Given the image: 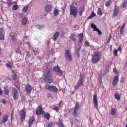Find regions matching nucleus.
Masks as SVG:
<instances>
[{
    "label": "nucleus",
    "instance_id": "4468645a",
    "mask_svg": "<svg viewBox=\"0 0 127 127\" xmlns=\"http://www.w3.org/2000/svg\"><path fill=\"white\" fill-rule=\"evenodd\" d=\"M81 86H84V83L82 81H78V83L74 87V90H77V89H79Z\"/></svg>",
    "mask_w": 127,
    "mask_h": 127
},
{
    "label": "nucleus",
    "instance_id": "6e6d98bb",
    "mask_svg": "<svg viewBox=\"0 0 127 127\" xmlns=\"http://www.w3.org/2000/svg\"><path fill=\"white\" fill-rule=\"evenodd\" d=\"M59 127H64V125H63L62 124V123H60V124H59Z\"/></svg>",
    "mask_w": 127,
    "mask_h": 127
},
{
    "label": "nucleus",
    "instance_id": "f03ea898",
    "mask_svg": "<svg viewBox=\"0 0 127 127\" xmlns=\"http://www.w3.org/2000/svg\"><path fill=\"white\" fill-rule=\"evenodd\" d=\"M102 53L100 52H96L95 54L92 56L91 61L93 64H96L100 62Z\"/></svg>",
    "mask_w": 127,
    "mask_h": 127
},
{
    "label": "nucleus",
    "instance_id": "774afa93",
    "mask_svg": "<svg viewBox=\"0 0 127 127\" xmlns=\"http://www.w3.org/2000/svg\"><path fill=\"white\" fill-rule=\"evenodd\" d=\"M41 27H40V28H39V29H41Z\"/></svg>",
    "mask_w": 127,
    "mask_h": 127
},
{
    "label": "nucleus",
    "instance_id": "c756f323",
    "mask_svg": "<svg viewBox=\"0 0 127 127\" xmlns=\"http://www.w3.org/2000/svg\"><path fill=\"white\" fill-rule=\"evenodd\" d=\"M76 36L75 34H72L70 35V38L72 41H75L76 40Z\"/></svg>",
    "mask_w": 127,
    "mask_h": 127
},
{
    "label": "nucleus",
    "instance_id": "9b49d317",
    "mask_svg": "<svg viewBox=\"0 0 127 127\" xmlns=\"http://www.w3.org/2000/svg\"><path fill=\"white\" fill-rule=\"evenodd\" d=\"M25 90L27 93L30 94V93H31V91H32V87H31V85H28L26 86Z\"/></svg>",
    "mask_w": 127,
    "mask_h": 127
},
{
    "label": "nucleus",
    "instance_id": "052dcab7",
    "mask_svg": "<svg viewBox=\"0 0 127 127\" xmlns=\"http://www.w3.org/2000/svg\"><path fill=\"white\" fill-rule=\"evenodd\" d=\"M8 1H10V2H9L8 3V4L9 5H10V4H11V0H8Z\"/></svg>",
    "mask_w": 127,
    "mask_h": 127
},
{
    "label": "nucleus",
    "instance_id": "bf43d9fd",
    "mask_svg": "<svg viewBox=\"0 0 127 127\" xmlns=\"http://www.w3.org/2000/svg\"><path fill=\"white\" fill-rule=\"evenodd\" d=\"M11 40H12L13 41H14V40H15V39H14V36H12Z\"/></svg>",
    "mask_w": 127,
    "mask_h": 127
},
{
    "label": "nucleus",
    "instance_id": "b1692460",
    "mask_svg": "<svg viewBox=\"0 0 127 127\" xmlns=\"http://www.w3.org/2000/svg\"><path fill=\"white\" fill-rule=\"evenodd\" d=\"M12 65H13V63L10 62L6 64V67H7V68H9V69H11Z\"/></svg>",
    "mask_w": 127,
    "mask_h": 127
},
{
    "label": "nucleus",
    "instance_id": "9d476101",
    "mask_svg": "<svg viewBox=\"0 0 127 127\" xmlns=\"http://www.w3.org/2000/svg\"><path fill=\"white\" fill-rule=\"evenodd\" d=\"M52 9V6L50 4H47L45 7V10L46 12H50Z\"/></svg>",
    "mask_w": 127,
    "mask_h": 127
},
{
    "label": "nucleus",
    "instance_id": "5fc2aeb1",
    "mask_svg": "<svg viewBox=\"0 0 127 127\" xmlns=\"http://www.w3.org/2000/svg\"><path fill=\"white\" fill-rule=\"evenodd\" d=\"M52 127V124H48L46 126V127Z\"/></svg>",
    "mask_w": 127,
    "mask_h": 127
},
{
    "label": "nucleus",
    "instance_id": "7ed1b4c3",
    "mask_svg": "<svg viewBox=\"0 0 127 127\" xmlns=\"http://www.w3.org/2000/svg\"><path fill=\"white\" fill-rule=\"evenodd\" d=\"M69 14L73 17H76L78 14V8L73 4L70 6Z\"/></svg>",
    "mask_w": 127,
    "mask_h": 127
},
{
    "label": "nucleus",
    "instance_id": "4be33fe9",
    "mask_svg": "<svg viewBox=\"0 0 127 127\" xmlns=\"http://www.w3.org/2000/svg\"><path fill=\"white\" fill-rule=\"evenodd\" d=\"M4 91L5 92V95L6 96H8V94L9 93V90H8V87L7 86L4 87Z\"/></svg>",
    "mask_w": 127,
    "mask_h": 127
},
{
    "label": "nucleus",
    "instance_id": "e433bc0d",
    "mask_svg": "<svg viewBox=\"0 0 127 127\" xmlns=\"http://www.w3.org/2000/svg\"><path fill=\"white\" fill-rule=\"evenodd\" d=\"M115 99H116V100H117L118 101H120L121 100V97L120 96V95L115 94Z\"/></svg>",
    "mask_w": 127,
    "mask_h": 127
},
{
    "label": "nucleus",
    "instance_id": "20e7f679",
    "mask_svg": "<svg viewBox=\"0 0 127 127\" xmlns=\"http://www.w3.org/2000/svg\"><path fill=\"white\" fill-rule=\"evenodd\" d=\"M45 89L50 91V92H53V93H57L58 92V89L54 85H47L45 86Z\"/></svg>",
    "mask_w": 127,
    "mask_h": 127
},
{
    "label": "nucleus",
    "instance_id": "412c9836",
    "mask_svg": "<svg viewBox=\"0 0 127 127\" xmlns=\"http://www.w3.org/2000/svg\"><path fill=\"white\" fill-rule=\"evenodd\" d=\"M27 18L24 17L23 19L21 20V24L22 25H26V23H27Z\"/></svg>",
    "mask_w": 127,
    "mask_h": 127
},
{
    "label": "nucleus",
    "instance_id": "37998d69",
    "mask_svg": "<svg viewBox=\"0 0 127 127\" xmlns=\"http://www.w3.org/2000/svg\"><path fill=\"white\" fill-rule=\"evenodd\" d=\"M127 1L123 2V3L122 4V7L125 8V7H127Z\"/></svg>",
    "mask_w": 127,
    "mask_h": 127
},
{
    "label": "nucleus",
    "instance_id": "1a4fd4ad",
    "mask_svg": "<svg viewBox=\"0 0 127 127\" xmlns=\"http://www.w3.org/2000/svg\"><path fill=\"white\" fill-rule=\"evenodd\" d=\"M43 113H44V112H43V111L42 110V108L41 107V106H39L37 108L36 111V114L37 116L41 115V114H43Z\"/></svg>",
    "mask_w": 127,
    "mask_h": 127
},
{
    "label": "nucleus",
    "instance_id": "09e8293b",
    "mask_svg": "<svg viewBox=\"0 0 127 127\" xmlns=\"http://www.w3.org/2000/svg\"><path fill=\"white\" fill-rule=\"evenodd\" d=\"M1 102L2 104H4V105H5L6 104V102L5 101V100H4V99H1Z\"/></svg>",
    "mask_w": 127,
    "mask_h": 127
},
{
    "label": "nucleus",
    "instance_id": "58836bf2",
    "mask_svg": "<svg viewBox=\"0 0 127 127\" xmlns=\"http://www.w3.org/2000/svg\"><path fill=\"white\" fill-rule=\"evenodd\" d=\"M59 13V11L58 10V9H55L54 11V15L56 16V15H57Z\"/></svg>",
    "mask_w": 127,
    "mask_h": 127
},
{
    "label": "nucleus",
    "instance_id": "4d7b16f0",
    "mask_svg": "<svg viewBox=\"0 0 127 127\" xmlns=\"http://www.w3.org/2000/svg\"><path fill=\"white\" fill-rule=\"evenodd\" d=\"M38 51V50L37 49L36 51L35 50H33V52H34V53L35 54H36V53H37V52Z\"/></svg>",
    "mask_w": 127,
    "mask_h": 127
},
{
    "label": "nucleus",
    "instance_id": "bb28decb",
    "mask_svg": "<svg viewBox=\"0 0 127 127\" xmlns=\"http://www.w3.org/2000/svg\"><path fill=\"white\" fill-rule=\"evenodd\" d=\"M125 26H126V25L125 24H123L122 26L121 27L120 29V34L123 35V34L124 33V29H125Z\"/></svg>",
    "mask_w": 127,
    "mask_h": 127
},
{
    "label": "nucleus",
    "instance_id": "0eeeda50",
    "mask_svg": "<svg viewBox=\"0 0 127 127\" xmlns=\"http://www.w3.org/2000/svg\"><path fill=\"white\" fill-rule=\"evenodd\" d=\"M93 105L94 108L98 110V96H97V95L93 96Z\"/></svg>",
    "mask_w": 127,
    "mask_h": 127
},
{
    "label": "nucleus",
    "instance_id": "4c0bfd02",
    "mask_svg": "<svg viewBox=\"0 0 127 127\" xmlns=\"http://www.w3.org/2000/svg\"><path fill=\"white\" fill-rule=\"evenodd\" d=\"M94 16H96V14L94 12V11H92L91 15L88 17V18H92V17H94Z\"/></svg>",
    "mask_w": 127,
    "mask_h": 127
},
{
    "label": "nucleus",
    "instance_id": "a211bd4d",
    "mask_svg": "<svg viewBox=\"0 0 127 127\" xmlns=\"http://www.w3.org/2000/svg\"><path fill=\"white\" fill-rule=\"evenodd\" d=\"M78 110H79V105L76 104L75 107H74V109L73 110V115L74 116H76V115H77V112L78 111Z\"/></svg>",
    "mask_w": 127,
    "mask_h": 127
},
{
    "label": "nucleus",
    "instance_id": "f8f14e48",
    "mask_svg": "<svg viewBox=\"0 0 127 127\" xmlns=\"http://www.w3.org/2000/svg\"><path fill=\"white\" fill-rule=\"evenodd\" d=\"M60 36V33L59 32H56L53 36V41H56L57 40V38L59 37Z\"/></svg>",
    "mask_w": 127,
    "mask_h": 127
},
{
    "label": "nucleus",
    "instance_id": "13d9d810",
    "mask_svg": "<svg viewBox=\"0 0 127 127\" xmlns=\"http://www.w3.org/2000/svg\"><path fill=\"white\" fill-rule=\"evenodd\" d=\"M118 50V51H122V48L119 47L118 50Z\"/></svg>",
    "mask_w": 127,
    "mask_h": 127
},
{
    "label": "nucleus",
    "instance_id": "473e14b6",
    "mask_svg": "<svg viewBox=\"0 0 127 127\" xmlns=\"http://www.w3.org/2000/svg\"><path fill=\"white\" fill-rule=\"evenodd\" d=\"M44 117L46 119H47V120H48V121H49L50 119V115H49L48 113H45Z\"/></svg>",
    "mask_w": 127,
    "mask_h": 127
},
{
    "label": "nucleus",
    "instance_id": "de8ad7c7",
    "mask_svg": "<svg viewBox=\"0 0 127 127\" xmlns=\"http://www.w3.org/2000/svg\"><path fill=\"white\" fill-rule=\"evenodd\" d=\"M54 110L55 111H59V110H60V108H59V107L56 106V107H55L54 108Z\"/></svg>",
    "mask_w": 127,
    "mask_h": 127
},
{
    "label": "nucleus",
    "instance_id": "2eb2a0df",
    "mask_svg": "<svg viewBox=\"0 0 127 127\" xmlns=\"http://www.w3.org/2000/svg\"><path fill=\"white\" fill-rule=\"evenodd\" d=\"M84 10H85V7L81 6L79 7L78 12H79V14L80 16H82Z\"/></svg>",
    "mask_w": 127,
    "mask_h": 127
},
{
    "label": "nucleus",
    "instance_id": "c03bdc74",
    "mask_svg": "<svg viewBox=\"0 0 127 127\" xmlns=\"http://www.w3.org/2000/svg\"><path fill=\"white\" fill-rule=\"evenodd\" d=\"M4 30L2 28H0V34H4Z\"/></svg>",
    "mask_w": 127,
    "mask_h": 127
},
{
    "label": "nucleus",
    "instance_id": "7c9ffc66",
    "mask_svg": "<svg viewBox=\"0 0 127 127\" xmlns=\"http://www.w3.org/2000/svg\"><path fill=\"white\" fill-rule=\"evenodd\" d=\"M97 14L100 16L103 15V12H102V9L101 8L98 9Z\"/></svg>",
    "mask_w": 127,
    "mask_h": 127
},
{
    "label": "nucleus",
    "instance_id": "338daca9",
    "mask_svg": "<svg viewBox=\"0 0 127 127\" xmlns=\"http://www.w3.org/2000/svg\"><path fill=\"white\" fill-rule=\"evenodd\" d=\"M127 127V124H126V127Z\"/></svg>",
    "mask_w": 127,
    "mask_h": 127
},
{
    "label": "nucleus",
    "instance_id": "423d86ee",
    "mask_svg": "<svg viewBox=\"0 0 127 127\" xmlns=\"http://www.w3.org/2000/svg\"><path fill=\"white\" fill-rule=\"evenodd\" d=\"M65 56L66 60H68V61L72 60V54H71V51L70 50H65Z\"/></svg>",
    "mask_w": 127,
    "mask_h": 127
},
{
    "label": "nucleus",
    "instance_id": "ddd939ff",
    "mask_svg": "<svg viewBox=\"0 0 127 127\" xmlns=\"http://www.w3.org/2000/svg\"><path fill=\"white\" fill-rule=\"evenodd\" d=\"M118 82H119V76H116L113 78L112 84L113 86H116L118 84Z\"/></svg>",
    "mask_w": 127,
    "mask_h": 127
},
{
    "label": "nucleus",
    "instance_id": "a18cd8bd",
    "mask_svg": "<svg viewBox=\"0 0 127 127\" xmlns=\"http://www.w3.org/2000/svg\"><path fill=\"white\" fill-rule=\"evenodd\" d=\"M47 96L48 99H49V98H51V97H52V94H51V93H48L47 94Z\"/></svg>",
    "mask_w": 127,
    "mask_h": 127
},
{
    "label": "nucleus",
    "instance_id": "603ef678",
    "mask_svg": "<svg viewBox=\"0 0 127 127\" xmlns=\"http://www.w3.org/2000/svg\"><path fill=\"white\" fill-rule=\"evenodd\" d=\"M3 93V91L1 89V88H0V96H1Z\"/></svg>",
    "mask_w": 127,
    "mask_h": 127
},
{
    "label": "nucleus",
    "instance_id": "a19ab883",
    "mask_svg": "<svg viewBox=\"0 0 127 127\" xmlns=\"http://www.w3.org/2000/svg\"><path fill=\"white\" fill-rule=\"evenodd\" d=\"M0 40H4V35L0 34Z\"/></svg>",
    "mask_w": 127,
    "mask_h": 127
},
{
    "label": "nucleus",
    "instance_id": "8fccbe9b",
    "mask_svg": "<svg viewBox=\"0 0 127 127\" xmlns=\"http://www.w3.org/2000/svg\"><path fill=\"white\" fill-rule=\"evenodd\" d=\"M26 53H27V56L28 57H30L31 55H30V53H29V52L28 51H26Z\"/></svg>",
    "mask_w": 127,
    "mask_h": 127
},
{
    "label": "nucleus",
    "instance_id": "cd10ccee",
    "mask_svg": "<svg viewBox=\"0 0 127 127\" xmlns=\"http://www.w3.org/2000/svg\"><path fill=\"white\" fill-rule=\"evenodd\" d=\"M110 114L112 116H116V109L112 108Z\"/></svg>",
    "mask_w": 127,
    "mask_h": 127
},
{
    "label": "nucleus",
    "instance_id": "f704fd0d",
    "mask_svg": "<svg viewBox=\"0 0 127 127\" xmlns=\"http://www.w3.org/2000/svg\"><path fill=\"white\" fill-rule=\"evenodd\" d=\"M12 74L13 75V79L14 80H16V74H15V71L14 70L12 71Z\"/></svg>",
    "mask_w": 127,
    "mask_h": 127
},
{
    "label": "nucleus",
    "instance_id": "aec40b11",
    "mask_svg": "<svg viewBox=\"0 0 127 127\" xmlns=\"http://www.w3.org/2000/svg\"><path fill=\"white\" fill-rule=\"evenodd\" d=\"M35 121V119H34V117L31 118L29 120V126L31 127L32 125H33V122Z\"/></svg>",
    "mask_w": 127,
    "mask_h": 127
},
{
    "label": "nucleus",
    "instance_id": "f3484780",
    "mask_svg": "<svg viewBox=\"0 0 127 127\" xmlns=\"http://www.w3.org/2000/svg\"><path fill=\"white\" fill-rule=\"evenodd\" d=\"M81 49V46L79 44L77 45V47H75V51H77L76 55L77 57H80V54L79 53V50Z\"/></svg>",
    "mask_w": 127,
    "mask_h": 127
},
{
    "label": "nucleus",
    "instance_id": "ea45409f",
    "mask_svg": "<svg viewBox=\"0 0 127 127\" xmlns=\"http://www.w3.org/2000/svg\"><path fill=\"white\" fill-rule=\"evenodd\" d=\"M57 72H58V75L59 76H61V75H63V71L61 70L60 69V70H59V71H57Z\"/></svg>",
    "mask_w": 127,
    "mask_h": 127
},
{
    "label": "nucleus",
    "instance_id": "c85d7f7f",
    "mask_svg": "<svg viewBox=\"0 0 127 127\" xmlns=\"http://www.w3.org/2000/svg\"><path fill=\"white\" fill-rule=\"evenodd\" d=\"M84 79H85V75L84 74H80L79 80L78 82H82L84 81Z\"/></svg>",
    "mask_w": 127,
    "mask_h": 127
},
{
    "label": "nucleus",
    "instance_id": "79ce46f5",
    "mask_svg": "<svg viewBox=\"0 0 127 127\" xmlns=\"http://www.w3.org/2000/svg\"><path fill=\"white\" fill-rule=\"evenodd\" d=\"M118 50H114L113 51V55L114 56H118Z\"/></svg>",
    "mask_w": 127,
    "mask_h": 127
},
{
    "label": "nucleus",
    "instance_id": "6e6552de",
    "mask_svg": "<svg viewBox=\"0 0 127 127\" xmlns=\"http://www.w3.org/2000/svg\"><path fill=\"white\" fill-rule=\"evenodd\" d=\"M91 28H93V31H97L99 35H101L102 34V32L97 28V26L94 24L92 23L91 25Z\"/></svg>",
    "mask_w": 127,
    "mask_h": 127
},
{
    "label": "nucleus",
    "instance_id": "e2e57ef3",
    "mask_svg": "<svg viewBox=\"0 0 127 127\" xmlns=\"http://www.w3.org/2000/svg\"><path fill=\"white\" fill-rule=\"evenodd\" d=\"M121 83H123V80H120Z\"/></svg>",
    "mask_w": 127,
    "mask_h": 127
},
{
    "label": "nucleus",
    "instance_id": "5701e85b",
    "mask_svg": "<svg viewBox=\"0 0 127 127\" xmlns=\"http://www.w3.org/2000/svg\"><path fill=\"white\" fill-rule=\"evenodd\" d=\"M84 39V36L83 34H79V43L80 44L82 43V41H83V40Z\"/></svg>",
    "mask_w": 127,
    "mask_h": 127
},
{
    "label": "nucleus",
    "instance_id": "69168bd1",
    "mask_svg": "<svg viewBox=\"0 0 127 127\" xmlns=\"http://www.w3.org/2000/svg\"><path fill=\"white\" fill-rule=\"evenodd\" d=\"M0 63H1V60L0 59Z\"/></svg>",
    "mask_w": 127,
    "mask_h": 127
},
{
    "label": "nucleus",
    "instance_id": "0e129e2a",
    "mask_svg": "<svg viewBox=\"0 0 127 127\" xmlns=\"http://www.w3.org/2000/svg\"><path fill=\"white\" fill-rule=\"evenodd\" d=\"M61 103H62V102H61V103L59 104V106H60V105H61Z\"/></svg>",
    "mask_w": 127,
    "mask_h": 127
},
{
    "label": "nucleus",
    "instance_id": "f257e3e1",
    "mask_svg": "<svg viewBox=\"0 0 127 127\" xmlns=\"http://www.w3.org/2000/svg\"><path fill=\"white\" fill-rule=\"evenodd\" d=\"M45 76V81L48 83H52L53 82V78L51 74V69L47 68L44 73Z\"/></svg>",
    "mask_w": 127,
    "mask_h": 127
},
{
    "label": "nucleus",
    "instance_id": "49530a36",
    "mask_svg": "<svg viewBox=\"0 0 127 127\" xmlns=\"http://www.w3.org/2000/svg\"><path fill=\"white\" fill-rule=\"evenodd\" d=\"M111 39H112V35H110L107 39V42L108 43H110V41H111Z\"/></svg>",
    "mask_w": 127,
    "mask_h": 127
},
{
    "label": "nucleus",
    "instance_id": "864d4df0",
    "mask_svg": "<svg viewBox=\"0 0 127 127\" xmlns=\"http://www.w3.org/2000/svg\"><path fill=\"white\" fill-rule=\"evenodd\" d=\"M113 72H115L116 74L118 73V71H117V68L114 67L113 69Z\"/></svg>",
    "mask_w": 127,
    "mask_h": 127
},
{
    "label": "nucleus",
    "instance_id": "a878e982",
    "mask_svg": "<svg viewBox=\"0 0 127 127\" xmlns=\"http://www.w3.org/2000/svg\"><path fill=\"white\" fill-rule=\"evenodd\" d=\"M28 8H29V5L27 4L23 8V11L24 12H27V10H28Z\"/></svg>",
    "mask_w": 127,
    "mask_h": 127
},
{
    "label": "nucleus",
    "instance_id": "6ab92c4d",
    "mask_svg": "<svg viewBox=\"0 0 127 127\" xmlns=\"http://www.w3.org/2000/svg\"><path fill=\"white\" fill-rule=\"evenodd\" d=\"M8 120V116L7 115H5L3 119V120L1 121V124H5L6 122H7V120Z\"/></svg>",
    "mask_w": 127,
    "mask_h": 127
},
{
    "label": "nucleus",
    "instance_id": "2f4dec72",
    "mask_svg": "<svg viewBox=\"0 0 127 127\" xmlns=\"http://www.w3.org/2000/svg\"><path fill=\"white\" fill-rule=\"evenodd\" d=\"M60 68H59V66H54L53 68V71H54L55 72H58L59 70H60Z\"/></svg>",
    "mask_w": 127,
    "mask_h": 127
},
{
    "label": "nucleus",
    "instance_id": "c9c22d12",
    "mask_svg": "<svg viewBox=\"0 0 127 127\" xmlns=\"http://www.w3.org/2000/svg\"><path fill=\"white\" fill-rule=\"evenodd\" d=\"M18 8V5L17 4H14L12 6V9L13 10H17Z\"/></svg>",
    "mask_w": 127,
    "mask_h": 127
},
{
    "label": "nucleus",
    "instance_id": "680f3d73",
    "mask_svg": "<svg viewBox=\"0 0 127 127\" xmlns=\"http://www.w3.org/2000/svg\"><path fill=\"white\" fill-rule=\"evenodd\" d=\"M28 46L29 48H30V47H31V45H30V44H29V43H28Z\"/></svg>",
    "mask_w": 127,
    "mask_h": 127
},
{
    "label": "nucleus",
    "instance_id": "dca6fc26",
    "mask_svg": "<svg viewBox=\"0 0 127 127\" xmlns=\"http://www.w3.org/2000/svg\"><path fill=\"white\" fill-rule=\"evenodd\" d=\"M119 12H120V11H119V8L116 7L113 11V16H117V15L119 14Z\"/></svg>",
    "mask_w": 127,
    "mask_h": 127
},
{
    "label": "nucleus",
    "instance_id": "39448f33",
    "mask_svg": "<svg viewBox=\"0 0 127 127\" xmlns=\"http://www.w3.org/2000/svg\"><path fill=\"white\" fill-rule=\"evenodd\" d=\"M11 95L14 99V100H17L19 97V94L18 93V91L17 89L15 88H13L12 90Z\"/></svg>",
    "mask_w": 127,
    "mask_h": 127
},
{
    "label": "nucleus",
    "instance_id": "393cba45",
    "mask_svg": "<svg viewBox=\"0 0 127 127\" xmlns=\"http://www.w3.org/2000/svg\"><path fill=\"white\" fill-rule=\"evenodd\" d=\"M20 116L21 120H24V118H25V112H24V111H22L21 112Z\"/></svg>",
    "mask_w": 127,
    "mask_h": 127
},
{
    "label": "nucleus",
    "instance_id": "72a5a7b5",
    "mask_svg": "<svg viewBox=\"0 0 127 127\" xmlns=\"http://www.w3.org/2000/svg\"><path fill=\"white\" fill-rule=\"evenodd\" d=\"M112 0H109L108 1H107L105 3V5L106 6H110L111 5V3H112Z\"/></svg>",
    "mask_w": 127,
    "mask_h": 127
},
{
    "label": "nucleus",
    "instance_id": "3c124183",
    "mask_svg": "<svg viewBox=\"0 0 127 127\" xmlns=\"http://www.w3.org/2000/svg\"><path fill=\"white\" fill-rule=\"evenodd\" d=\"M84 44L85 45H86V46H90V45H89V42H88V41L85 42Z\"/></svg>",
    "mask_w": 127,
    "mask_h": 127
}]
</instances>
